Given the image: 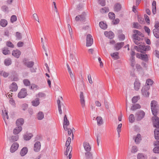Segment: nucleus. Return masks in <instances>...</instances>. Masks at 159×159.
Here are the masks:
<instances>
[{
    "label": "nucleus",
    "instance_id": "obj_11",
    "mask_svg": "<svg viewBox=\"0 0 159 159\" xmlns=\"http://www.w3.org/2000/svg\"><path fill=\"white\" fill-rule=\"evenodd\" d=\"M80 103L82 107H84L85 106V101L83 92H80Z\"/></svg>",
    "mask_w": 159,
    "mask_h": 159
},
{
    "label": "nucleus",
    "instance_id": "obj_8",
    "mask_svg": "<svg viewBox=\"0 0 159 159\" xmlns=\"http://www.w3.org/2000/svg\"><path fill=\"white\" fill-rule=\"evenodd\" d=\"M25 65L28 68H32L34 64V63L33 61H28L26 58H25L23 61Z\"/></svg>",
    "mask_w": 159,
    "mask_h": 159
},
{
    "label": "nucleus",
    "instance_id": "obj_30",
    "mask_svg": "<svg viewBox=\"0 0 159 159\" xmlns=\"http://www.w3.org/2000/svg\"><path fill=\"white\" fill-rule=\"evenodd\" d=\"M96 120L98 125L100 126L103 124L102 119L101 117L98 116L96 118Z\"/></svg>",
    "mask_w": 159,
    "mask_h": 159
},
{
    "label": "nucleus",
    "instance_id": "obj_54",
    "mask_svg": "<svg viewBox=\"0 0 159 159\" xmlns=\"http://www.w3.org/2000/svg\"><path fill=\"white\" fill-rule=\"evenodd\" d=\"M153 82V81L150 79H148L146 81V83L148 85H152Z\"/></svg>",
    "mask_w": 159,
    "mask_h": 159
},
{
    "label": "nucleus",
    "instance_id": "obj_59",
    "mask_svg": "<svg viewBox=\"0 0 159 159\" xmlns=\"http://www.w3.org/2000/svg\"><path fill=\"white\" fill-rule=\"evenodd\" d=\"M138 97L137 96H134V97L132 99V101L133 103H135L137 102L138 99Z\"/></svg>",
    "mask_w": 159,
    "mask_h": 159
},
{
    "label": "nucleus",
    "instance_id": "obj_51",
    "mask_svg": "<svg viewBox=\"0 0 159 159\" xmlns=\"http://www.w3.org/2000/svg\"><path fill=\"white\" fill-rule=\"evenodd\" d=\"M108 16L109 18L111 19H114L115 17V14L111 12H110L109 13Z\"/></svg>",
    "mask_w": 159,
    "mask_h": 159
},
{
    "label": "nucleus",
    "instance_id": "obj_36",
    "mask_svg": "<svg viewBox=\"0 0 159 159\" xmlns=\"http://www.w3.org/2000/svg\"><path fill=\"white\" fill-rule=\"evenodd\" d=\"M70 58L71 59V61H73L75 64H76L75 61L78 62L77 58L73 54L70 53Z\"/></svg>",
    "mask_w": 159,
    "mask_h": 159
},
{
    "label": "nucleus",
    "instance_id": "obj_48",
    "mask_svg": "<svg viewBox=\"0 0 159 159\" xmlns=\"http://www.w3.org/2000/svg\"><path fill=\"white\" fill-rule=\"evenodd\" d=\"M24 85L26 86H28L30 85V82L28 79H25L23 80Z\"/></svg>",
    "mask_w": 159,
    "mask_h": 159
},
{
    "label": "nucleus",
    "instance_id": "obj_53",
    "mask_svg": "<svg viewBox=\"0 0 159 159\" xmlns=\"http://www.w3.org/2000/svg\"><path fill=\"white\" fill-rule=\"evenodd\" d=\"M79 16H80V20L81 21H84L85 20V16L84 14H81L79 15Z\"/></svg>",
    "mask_w": 159,
    "mask_h": 159
},
{
    "label": "nucleus",
    "instance_id": "obj_20",
    "mask_svg": "<svg viewBox=\"0 0 159 159\" xmlns=\"http://www.w3.org/2000/svg\"><path fill=\"white\" fill-rule=\"evenodd\" d=\"M12 54L15 57L18 58L21 54V52L18 50H16L12 51Z\"/></svg>",
    "mask_w": 159,
    "mask_h": 159
},
{
    "label": "nucleus",
    "instance_id": "obj_25",
    "mask_svg": "<svg viewBox=\"0 0 159 159\" xmlns=\"http://www.w3.org/2000/svg\"><path fill=\"white\" fill-rule=\"evenodd\" d=\"M124 45V42H121L117 43L115 46L116 50L118 51Z\"/></svg>",
    "mask_w": 159,
    "mask_h": 159
},
{
    "label": "nucleus",
    "instance_id": "obj_60",
    "mask_svg": "<svg viewBox=\"0 0 159 159\" xmlns=\"http://www.w3.org/2000/svg\"><path fill=\"white\" fill-rule=\"evenodd\" d=\"M2 9L3 11H8L9 8L7 6H3L2 7Z\"/></svg>",
    "mask_w": 159,
    "mask_h": 159
},
{
    "label": "nucleus",
    "instance_id": "obj_31",
    "mask_svg": "<svg viewBox=\"0 0 159 159\" xmlns=\"http://www.w3.org/2000/svg\"><path fill=\"white\" fill-rule=\"evenodd\" d=\"M2 113L3 119L5 123H6V121L5 120V117H6V118L7 119H9V116L8 115L7 112V111L6 110H5L4 111L3 110H2Z\"/></svg>",
    "mask_w": 159,
    "mask_h": 159
},
{
    "label": "nucleus",
    "instance_id": "obj_22",
    "mask_svg": "<svg viewBox=\"0 0 159 159\" xmlns=\"http://www.w3.org/2000/svg\"><path fill=\"white\" fill-rule=\"evenodd\" d=\"M33 136V134L31 133L26 134L24 136V139L25 140H29Z\"/></svg>",
    "mask_w": 159,
    "mask_h": 159
},
{
    "label": "nucleus",
    "instance_id": "obj_2",
    "mask_svg": "<svg viewBox=\"0 0 159 159\" xmlns=\"http://www.w3.org/2000/svg\"><path fill=\"white\" fill-rule=\"evenodd\" d=\"M145 115V112L143 111H138L136 112L135 115L137 120L138 121L141 120L144 117Z\"/></svg>",
    "mask_w": 159,
    "mask_h": 159
},
{
    "label": "nucleus",
    "instance_id": "obj_12",
    "mask_svg": "<svg viewBox=\"0 0 159 159\" xmlns=\"http://www.w3.org/2000/svg\"><path fill=\"white\" fill-rule=\"evenodd\" d=\"M9 88L11 89V91L15 92L17 90L18 86L15 82H13L10 85Z\"/></svg>",
    "mask_w": 159,
    "mask_h": 159
},
{
    "label": "nucleus",
    "instance_id": "obj_46",
    "mask_svg": "<svg viewBox=\"0 0 159 159\" xmlns=\"http://www.w3.org/2000/svg\"><path fill=\"white\" fill-rule=\"evenodd\" d=\"M133 32L134 33L137 34L138 35L141 37H144L143 34L138 30H134L133 31Z\"/></svg>",
    "mask_w": 159,
    "mask_h": 159
},
{
    "label": "nucleus",
    "instance_id": "obj_18",
    "mask_svg": "<svg viewBox=\"0 0 159 159\" xmlns=\"http://www.w3.org/2000/svg\"><path fill=\"white\" fill-rule=\"evenodd\" d=\"M24 122V120L23 118H20L16 120V124L17 126L22 127Z\"/></svg>",
    "mask_w": 159,
    "mask_h": 159
},
{
    "label": "nucleus",
    "instance_id": "obj_47",
    "mask_svg": "<svg viewBox=\"0 0 159 159\" xmlns=\"http://www.w3.org/2000/svg\"><path fill=\"white\" fill-rule=\"evenodd\" d=\"M122 124L121 123L119 124L117 127V130L118 133V137H120V132H121Z\"/></svg>",
    "mask_w": 159,
    "mask_h": 159
},
{
    "label": "nucleus",
    "instance_id": "obj_27",
    "mask_svg": "<svg viewBox=\"0 0 159 159\" xmlns=\"http://www.w3.org/2000/svg\"><path fill=\"white\" fill-rule=\"evenodd\" d=\"M154 132L155 138L157 141L159 140V129H155Z\"/></svg>",
    "mask_w": 159,
    "mask_h": 159
},
{
    "label": "nucleus",
    "instance_id": "obj_1",
    "mask_svg": "<svg viewBox=\"0 0 159 159\" xmlns=\"http://www.w3.org/2000/svg\"><path fill=\"white\" fill-rule=\"evenodd\" d=\"M151 107L152 114L154 116L157 115L159 111V107L157 102L155 100L152 101Z\"/></svg>",
    "mask_w": 159,
    "mask_h": 159
},
{
    "label": "nucleus",
    "instance_id": "obj_57",
    "mask_svg": "<svg viewBox=\"0 0 159 159\" xmlns=\"http://www.w3.org/2000/svg\"><path fill=\"white\" fill-rule=\"evenodd\" d=\"M37 95L38 96V97L41 98H45L46 96V95L44 93H43L42 92H39V93Z\"/></svg>",
    "mask_w": 159,
    "mask_h": 159
},
{
    "label": "nucleus",
    "instance_id": "obj_45",
    "mask_svg": "<svg viewBox=\"0 0 159 159\" xmlns=\"http://www.w3.org/2000/svg\"><path fill=\"white\" fill-rule=\"evenodd\" d=\"M138 159H147L146 156H144L143 154H139L138 155Z\"/></svg>",
    "mask_w": 159,
    "mask_h": 159
},
{
    "label": "nucleus",
    "instance_id": "obj_55",
    "mask_svg": "<svg viewBox=\"0 0 159 159\" xmlns=\"http://www.w3.org/2000/svg\"><path fill=\"white\" fill-rule=\"evenodd\" d=\"M141 59L144 61H146L147 59L148 56L147 54H141Z\"/></svg>",
    "mask_w": 159,
    "mask_h": 159
},
{
    "label": "nucleus",
    "instance_id": "obj_40",
    "mask_svg": "<svg viewBox=\"0 0 159 159\" xmlns=\"http://www.w3.org/2000/svg\"><path fill=\"white\" fill-rule=\"evenodd\" d=\"M3 53L5 55L9 54L10 53L9 50L7 48H4L2 50Z\"/></svg>",
    "mask_w": 159,
    "mask_h": 159
},
{
    "label": "nucleus",
    "instance_id": "obj_10",
    "mask_svg": "<svg viewBox=\"0 0 159 159\" xmlns=\"http://www.w3.org/2000/svg\"><path fill=\"white\" fill-rule=\"evenodd\" d=\"M19 147V144L15 142L12 145L10 148V152L13 153L16 151L18 149Z\"/></svg>",
    "mask_w": 159,
    "mask_h": 159
},
{
    "label": "nucleus",
    "instance_id": "obj_49",
    "mask_svg": "<svg viewBox=\"0 0 159 159\" xmlns=\"http://www.w3.org/2000/svg\"><path fill=\"white\" fill-rule=\"evenodd\" d=\"M0 75H2L4 77H6L8 76L9 74L2 70L0 71Z\"/></svg>",
    "mask_w": 159,
    "mask_h": 159
},
{
    "label": "nucleus",
    "instance_id": "obj_6",
    "mask_svg": "<svg viewBox=\"0 0 159 159\" xmlns=\"http://www.w3.org/2000/svg\"><path fill=\"white\" fill-rule=\"evenodd\" d=\"M149 88L148 86H143L141 90L142 93L143 95L145 97L149 96V93L148 91Z\"/></svg>",
    "mask_w": 159,
    "mask_h": 159
},
{
    "label": "nucleus",
    "instance_id": "obj_7",
    "mask_svg": "<svg viewBox=\"0 0 159 159\" xmlns=\"http://www.w3.org/2000/svg\"><path fill=\"white\" fill-rule=\"evenodd\" d=\"M154 145L155 146L153 151L155 153H159V141H156L154 142Z\"/></svg>",
    "mask_w": 159,
    "mask_h": 159
},
{
    "label": "nucleus",
    "instance_id": "obj_5",
    "mask_svg": "<svg viewBox=\"0 0 159 159\" xmlns=\"http://www.w3.org/2000/svg\"><path fill=\"white\" fill-rule=\"evenodd\" d=\"M93 39L91 35L90 34L87 35L86 38V46H91L93 43Z\"/></svg>",
    "mask_w": 159,
    "mask_h": 159
},
{
    "label": "nucleus",
    "instance_id": "obj_17",
    "mask_svg": "<svg viewBox=\"0 0 159 159\" xmlns=\"http://www.w3.org/2000/svg\"><path fill=\"white\" fill-rule=\"evenodd\" d=\"M104 34L106 37L111 39H113L114 37V34L111 31L109 32L105 31L104 33Z\"/></svg>",
    "mask_w": 159,
    "mask_h": 159
},
{
    "label": "nucleus",
    "instance_id": "obj_58",
    "mask_svg": "<svg viewBox=\"0 0 159 159\" xmlns=\"http://www.w3.org/2000/svg\"><path fill=\"white\" fill-rule=\"evenodd\" d=\"M16 37L19 40L20 39L22 38V35L19 32H16Z\"/></svg>",
    "mask_w": 159,
    "mask_h": 159
},
{
    "label": "nucleus",
    "instance_id": "obj_13",
    "mask_svg": "<svg viewBox=\"0 0 159 159\" xmlns=\"http://www.w3.org/2000/svg\"><path fill=\"white\" fill-rule=\"evenodd\" d=\"M41 148V143L39 142L38 141L34 144V150L36 152L39 151Z\"/></svg>",
    "mask_w": 159,
    "mask_h": 159
},
{
    "label": "nucleus",
    "instance_id": "obj_35",
    "mask_svg": "<svg viewBox=\"0 0 159 159\" xmlns=\"http://www.w3.org/2000/svg\"><path fill=\"white\" fill-rule=\"evenodd\" d=\"M4 64L6 66H9L11 63V61L10 58H7L5 59L4 61Z\"/></svg>",
    "mask_w": 159,
    "mask_h": 159
},
{
    "label": "nucleus",
    "instance_id": "obj_61",
    "mask_svg": "<svg viewBox=\"0 0 159 159\" xmlns=\"http://www.w3.org/2000/svg\"><path fill=\"white\" fill-rule=\"evenodd\" d=\"M144 29L145 32L148 33V35H149L150 30L149 28L147 26H145L144 27Z\"/></svg>",
    "mask_w": 159,
    "mask_h": 159
},
{
    "label": "nucleus",
    "instance_id": "obj_24",
    "mask_svg": "<svg viewBox=\"0 0 159 159\" xmlns=\"http://www.w3.org/2000/svg\"><path fill=\"white\" fill-rule=\"evenodd\" d=\"M134 139L135 142L136 144H139L141 140V135L139 134H138L137 136L135 138H134Z\"/></svg>",
    "mask_w": 159,
    "mask_h": 159
},
{
    "label": "nucleus",
    "instance_id": "obj_23",
    "mask_svg": "<svg viewBox=\"0 0 159 159\" xmlns=\"http://www.w3.org/2000/svg\"><path fill=\"white\" fill-rule=\"evenodd\" d=\"M32 105L35 107H37L40 103L39 102V98H36L35 100H33L31 102Z\"/></svg>",
    "mask_w": 159,
    "mask_h": 159
},
{
    "label": "nucleus",
    "instance_id": "obj_3",
    "mask_svg": "<svg viewBox=\"0 0 159 159\" xmlns=\"http://www.w3.org/2000/svg\"><path fill=\"white\" fill-rule=\"evenodd\" d=\"M152 117L153 126L159 129V118L157 116V115L154 116Z\"/></svg>",
    "mask_w": 159,
    "mask_h": 159
},
{
    "label": "nucleus",
    "instance_id": "obj_4",
    "mask_svg": "<svg viewBox=\"0 0 159 159\" xmlns=\"http://www.w3.org/2000/svg\"><path fill=\"white\" fill-rule=\"evenodd\" d=\"M27 95L26 89L25 88L21 89L18 94V97L20 98H25Z\"/></svg>",
    "mask_w": 159,
    "mask_h": 159
},
{
    "label": "nucleus",
    "instance_id": "obj_15",
    "mask_svg": "<svg viewBox=\"0 0 159 159\" xmlns=\"http://www.w3.org/2000/svg\"><path fill=\"white\" fill-rule=\"evenodd\" d=\"M150 46H144L142 45H139V48L140 49V52L142 53H143L144 51H146L149 49Z\"/></svg>",
    "mask_w": 159,
    "mask_h": 159
},
{
    "label": "nucleus",
    "instance_id": "obj_14",
    "mask_svg": "<svg viewBox=\"0 0 159 159\" xmlns=\"http://www.w3.org/2000/svg\"><path fill=\"white\" fill-rule=\"evenodd\" d=\"M72 150V147H67L66 148V151L65 152L64 154L66 156H67L68 153H69V154L68 157H69V159H70L71 158L72 155L70 154Z\"/></svg>",
    "mask_w": 159,
    "mask_h": 159
},
{
    "label": "nucleus",
    "instance_id": "obj_37",
    "mask_svg": "<svg viewBox=\"0 0 159 159\" xmlns=\"http://www.w3.org/2000/svg\"><path fill=\"white\" fill-rule=\"evenodd\" d=\"M7 24V21L5 19H2L0 21V25L2 27H5Z\"/></svg>",
    "mask_w": 159,
    "mask_h": 159
},
{
    "label": "nucleus",
    "instance_id": "obj_62",
    "mask_svg": "<svg viewBox=\"0 0 159 159\" xmlns=\"http://www.w3.org/2000/svg\"><path fill=\"white\" fill-rule=\"evenodd\" d=\"M33 17L39 23V18L37 14L36 13L34 14L33 15Z\"/></svg>",
    "mask_w": 159,
    "mask_h": 159
},
{
    "label": "nucleus",
    "instance_id": "obj_50",
    "mask_svg": "<svg viewBox=\"0 0 159 159\" xmlns=\"http://www.w3.org/2000/svg\"><path fill=\"white\" fill-rule=\"evenodd\" d=\"M17 17L16 16L13 15L11 18V23H13L14 22L16 21L17 20Z\"/></svg>",
    "mask_w": 159,
    "mask_h": 159
},
{
    "label": "nucleus",
    "instance_id": "obj_56",
    "mask_svg": "<svg viewBox=\"0 0 159 159\" xmlns=\"http://www.w3.org/2000/svg\"><path fill=\"white\" fill-rule=\"evenodd\" d=\"M6 45L8 47L11 48H14V45L11 42L9 41H8L7 42Z\"/></svg>",
    "mask_w": 159,
    "mask_h": 159
},
{
    "label": "nucleus",
    "instance_id": "obj_9",
    "mask_svg": "<svg viewBox=\"0 0 159 159\" xmlns=\"http://www.w3.org/2000/svg\"><path fill=\"white\" fill-rule=\"evenodd\" d=\"M70 124L69 122L67 119L66 115H65L64 117L63 127L65 130H67V126Z\"/></svg>",
    "mask_w": 159,
    "mask_h": 159
},
{
    "label": "nucleus",
    "instance_id": "obj_52",
    "mask_svg": "<svg viewBox=\"0 0 159 159\" xmlns=\"http://www.w3.org/2000/svg\"><path fill=\"white\" fill-rule=\"evenodd\" d=\"M133 25L134 28L137 29H139L141 27V25L137 22H134Z\"/></svg>",
    "mask_w": 159,
    "mask_h": 159
},
{
    "label": "nucleus",
    "instance_id": "obj_33",
    "mask_svg": "<svg viewBox=\"0 0 159 159\" xmlns=\"http://www.w3.org/2000/svg\"><path fill=\"white\" fill-rule=\"evenodd\" d=\"M19 139V136L18 135H16L15 136H12L9 140L11 143L14 142L16 141Z\"/></svg>",
    "mask_w": 159,
    "mask_h": 159
},
{
    "label": "nucleus",
    "instance_id": "obj_19",
    "mask_svg": "<svg viewBox=\"0 0 159 159\" xmlns=\"http://www.w3.org/2000/svg\"><path fill=\"white\" fill-rule=\"evenodd\" d=\"M140 83L139 81L136 79L134 84V89L136 90H138L140 88Z\"/></svg>",
    "mask_w": 159,
    "mask_h": 159
},
{
    "label": "nucleus",
    "instance_id": "obj_29",
    "mask_svg": "<svg viewBox=\"0 0 159 159\" xmlns=\"http://www.w3.org/2000/svg\"><path fill=\"white\" fill-rule=\"evenodd\" d=\"M121 6L120 4L117 3L114 5V9L115 11L117 12L120 10Z\"/></svg>",
    "mask_w": 159,
    "mask_h": 159
},
{
    "label": "nucleus",
    "instance_id": "obj_26",
    "mask_svg": "<svg viewBox=\"0 0 159 159\" xmlns=\"http://www.w3.org/2000/svg\"><path fill=\"white\" fill-rule=\"evenodd\" d=\"M22 130V127L17 126L14 129L13 133L14 134H17L19 133Z\"/></svg>",
    "mask_w": 159,
    "mask_h": 159
},
{
    "label": "nucleus",
    "instance_id": "obj_16",
    "mask_svg": "<svg viewBox=\"0 0 159 159\" xmlns=\"http://www.w3.org/2000/svg\"><path fill=\"white\" fill-rule=\"evenodd\" d=\"M83 146L86 152L88 151L89 152L91 151V147L89 143L86 142H84L83 143Z\"/></svg>",
    "mask_w": 159,
    "mask_h": 159
},
{
    "label": "nucleus",
    "instance_id": "obj_28",
    "mask_svg": "<svg viewBox=\"0 0 159 159\" xmlns=\"http://www.w3.org/2000/svg\"><path fill=\"white\" fill-rule=\"evenodd\" d=\"M153 33L154 36L157 38H159V29H154Z\"/></svg>",
    "mask_w": 159,
    "mask_h": 159
},
{
    "label": "nucleus",
    "instance_id": "obj_32",
    "mask_svg": "<svg viewBox=\"0 0 159 159\" xmlns=\"http://www.w3.org/2000/svg\"><path fill=\"white\" fill-rule=\"evenodd\" d=\"M152 11L153 14H155L156 11V3L155 1H153L152 3Z\"/></svg>",
    "mask_w": 159,
    "mask_h": 159
},
{
    "label": "nucleus",
    "instance_id": "obj_64",
    "mask_svg": "<svg viewBox=\"0 0 159 159\" xmlns=\"http://www.w3.org/2000/svg\"><path fill=\"white\" fill-rule=\"evenodd\" d=\"M153 54L157 57L159 58V51L157 50H155L153 52Z\"/></svg>",
    "mask_w": 159,
    "mask_h": 159
},
{
    "label": "nucleus",
    "instance_id": "obj_41",
    "mask_svg": "<svg viewBox=\"0 0 159 159\" xmlns=\"http://www.w3.org/2000/svg\"><path fill=\"white\" fill-rule=\"evenodd\" d=\"M119 53L117 52H114L113 53H111V56L115 58L116 59H119V57L118 56Z\"/></svg>",
    "mask_w": 159,
    "mask_h": 159
},
{
    "label": "nucleus",
    "instance_id": "obj_39",
    "mask_svg": "<svg viewBox=\"0 0 159 159\" xmlns=\"http://www.w3.org/2000/svg\"><path fill=\"white\" fill-rule=\"evenodd\" d=\"M99 25L100 27L103 29L105 30L107 28V25L102 21L100 22L99 23Z\"/></svg>",
    "mask_w": 159,
    "mask_h": 159
},
{
    "label": "nucleus",
    "instance_id": "obj_44",
    "mask_svg": "<svg viewBox=\"0 0 159 159\" xmlns=\"http://www.w3.org/2000/svg\"><path fill=\"white\" fill-rule=\"evenodd\" d=\"M129 121L131 123H133L135 119L134 115L133 114H131L129 116Z\"/></svg>",
    "mask_w": 159,
    "mask_h": 159
},
{
    "label": "nucleus",
    "instance_id": "obj_42",
    "mask_svg": "<svg viewBox=\"0 0 159 159\" xmlns=\"http://www.w3.org/2000/svg\"><path fill=\"white\" fill-rule=\"evenodd\" d=\"M130 61L131 66L132 67H134L135 64V58H130Z\"/></svg>",
    "mask_w": 159,
    "mask_h": 159
},
{
    "label": "nucleus",
    "instance_id": "obj_63",
    "mask_svg": "<svg viewBox=\"0 0 159 159\" xmlns=\"http://www.w3.org/2000/svg\"><path fill=\"white\" fill-rule=\"evenodd\" d=\"M138 151L137 148L136 146H133L132 147L131 152L133 153H135Z\"/></svg>",
    "mask_w": 159,
    "mask_h": 159
},
{
    "label": "nucleus",
    "instance_id": "obj_21",
    "mask_svg": "<svg viewBox=\"0 0 159 159\" xmlns=\"http://www.w3.org/2000/svg\"><path fill=\"white\" fill-rule=\"evenodd\" d=\"M28 149L27 148L24 147L21 150L20 154L21 156H24L28 152Z\"/></svg>",
    "mask_w": 159,
    "mask_h": 159
},
{
    "label": "nucleus",
    "instance_id": "obj_43",
    "mask_svg": "<svg viewBox=\"0 0 159 159\" xmlns=\"http://www.w3.org/2000/svg\"><path fill=\"white\" fill-rule=\"evenodd\" d=\"M38 119L39 120H41L44 118V114L42 112H39L38 115Z\"/></svg>",
    "mask_w": 159,
    "mask_h": 159
},
{
    "label": "nucleus",
    "instance_id": "obj_34",
    "mask_svg": "<svg viewBox=\"0 0 159 159\" xmlns=\"http://www.w3.org/2000/svg\"><path fill=\"white\" fill-rule=\"evenodd\" d=\"M85 154L86 159H93L92 154L90 152H86Z\"/></svg>",
    "mask_w": 159,
    "mask_h": 159
},
{
    "label": "nucleus",
    "instance_id": "obj_38",
    "mask_svg": "<svg viewBox=\"0 0 159 159\" xmlns=\"http://www.w3.org/2000/svg\"><path fill=\"white\" fill-rule=\"evenodd\" d=\"M141 108V106L139 104L133 105L131 108V110L132 111H134L138 109Z\"/></svg>",
    "mask_w": 159,
    "mask_h": 159
}]
</instances>
